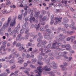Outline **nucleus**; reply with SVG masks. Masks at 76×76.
<instances>
[{
	"mask_svg": "<svg viewBox=\"0 0 76 76\" xmlns=\"http://www.w3.org/2000/svg\"><path fill=\"white\" fill-rule=\"evenodd\" d=\"M48 74H49L50 76H54L55 74L53 72H48Z\"/></svg>",
	"mask_w": 76,
	"mask_h": 76,
	"instance_id": "nucleus-21",
	"label": "nucleus"
},
{
	"mask_svg": "<svg viewBox=\"0 0 76 76\" xmlns=\"http://www.w3.org/2000/svg\"><path fill=\"white\" fill-rule=\"evenodd\" d=\"M40 29L41 31H44V26H42L40 27Z\"/></svg>",
	"mask_w": 76,
	"mask_h": 76,
	"instance_id": "nucleus-24",
	"label": "nucleus"
},
{
	"mask_svg": "<svg viewBox=\"0 0 76 76\" xmlns=\"http://www.w3.org/2000/svg\"><path fill=\"white\" fill-rule=\"evenodd\" d=\"M70 39H71V37H67L66 39V41H70Z\"/></svg>",
	"mask_w": 76,
	"mask_h": 76,
	"instance_id": "nucleus-38",
	"label": "nucleus"
},
{
	"mask_svg": "<svg viewBox=\"0 0 76 76\" xmlns=\"http://www.w3.org/2000/svg\"><path fill=\"white\" fill-rule=\"evenodd\" d=\"M30 57V55L29 54H27L26 56V58H29Z\"/></svg>",
	"mask_w": 76,
	"mask_h": 76,
	"instance_id": "nucleus-54",
	"label": "nucleus"
},
{
	"mask_svg": "<svg viewBox=\"0 0 76 76\" xmlns=\"http://www.w3.org/2000/svg\"><path fill=\"white\" fill-rule=\"evenodd\" d=\"M61 48H66V45H62Z\"/></svg>",
	"mask_w": 76,
	"mask_h": 76,
	"instance_id": "nucleus-61",
	"label": "nucleus"
},
{
	"mask_svg": "<svg viewBox=\"0 0 76 76\" xmlns=\"http://www.w3.org/2000/svg\"><path fill=\"white\" fill-rule=\"evenodd\" d=\"M5 34L7 38H9V34L8 33H5Z\"/></svg>",
	"mask_w": 76,
	"mask_h": 76,
	"instance_id": "nucleus-33",
	"label": "nucleus"
},
{
	"mask_svg": "<svg viewBox=\"0 0 76 76\" xmlns=\"http://www.w3.org/2000/svg\"><path fill=\"white\" fill-rule=\"evenodd\" d=\"M40 26H41V24L39 23L37 25V26L35 27L36 29V31H39V28H40Z\"/></svg>",
	"mask_w": 76,
	"mask_h": 76,
	"instance_id": "nucleus-17",
	"label": "nucleus"
},
{
	"mask_svg": "<svg viewBox=\"0 0 76 76\" xmlns=\"http://www.w3.org/2000/svg\"><path fill=\"white\" fill-rule=\"evenodd\" d=\"M6 45H4L1 46V47L2 48H3V49H4V48H6Z\"/></svg>",
	"mask_w": 76,
	"mask_h": 76,
	"instance_id": "nucleus-48",
	"label": "nucleus"
},
{
	"mask_svg": "<svg viewBox=\"0 0 76 76\" xmlns=\"http://www.w3.org/2000/svg\"><path fill=\"white\" fill-rule=\"evenodd\" d=\"M25 31V30H24V29L23 28L21 29L20 31V33L21 34H23V32Z\"/></svg>",
	"mask_w": 76,
	"mask_h": 76,
	"instance_id": "nucleus-32",
	"label": "nucleus"
},
{
	"mask_svg": "<svg viewBox=\"0 0 76 76\" xmlns=\"http://www.w3.org/2000/svg\"><path fill=\"white\" fill-rule=\"evenodd\" d=\"M43 50V48H40L39 49V50L41 51V52L42 53H43V51H42Z\"/></svg>",
	"mask_w": 76,
	"mask_h": 76,
	"instance_id": "nucleus-57",
	"label": "nucleus"
},
{
	"mask_svg": "<svg viewBox=\"0 0 76 76\" xmlns=\"http://www.w3.org/2000/svg\"><path fill=\"white\" fill-rule=\"evenodd\" d=\"M64 66H67V65H68V64H67V63L64 62Z\"/></svg>",
	"mask_w": 76,
	"mask_h": 76,
	"instance_id": "nucleus-50",
	"label": "nucleus"
},
{
	"mask_svg": "<svg viewBox=\"0 0 76 76\" xmlns=\"http://www.w3.org/2000/svg\"><path fill=\"white\" fill-rule=\"evenodd\" d=\"M21 46V44L20 43H18L16 45V47H20Z\"/></svg>",
	"mask_w": 76,
	"mask_h": 76,
	"instance_id": "nucleus-34",
	"label": "nucleus"
},
{
	"mask_svg": "<svg viewBox=\"0 0 76 76\" xmlns=\"http://www.w3.org/2000/svg\"><path fill=\"white\" fill-rule=\"evenodd\" d=\"M11 45V44L10 43H8L7 44V47H10V46Z\"/></svg>",
	"mask_w": 76,
	"mask_h": 76,
	"instance_id": "nucleus-60",
	"label": "nucleus"
},
{
	"mask_svg": "<svg viewBox=\"0 0 76 76\" xmlns=\"http://www.w3.org/2000/svg\"><path fill=\"white\" fill-rule=\"evenodd\" d=\"M62 70L63 71H66V70H67V68L66 67H63L62 69Z\"/></svg>",
	"mask_w": 76,
	"mask_h": 76,
	"instance_id": "nucleus-40",
	"label": "nucleus"
},
{
	"mask_svg": "<svg viewBox=\"0 0 76 76\" xmlns=\"http://www.w3.org/2000/svg\"><path fill=\"white\" fill-rule=\"evenodd\" d=\"M69 19L67 18V17H65L64 18V21L62 22L63 24L65 25L66 23H67L69 22Z\"/></svg>",
	"mask_w": 76,
	"mask_h": 76,
	"instance_id": "nucleus-7",
	"label": "nucleus"
},
{
	"mask_svg": "<svg viewBox=\"0 0 76 76\" xmlns=\"http://www.w3.org/2000/svg\"><path fill=\"white\" fill-rule=\"evenodd\" d=\"M7 11L6 10H4L2 12V13L3 14H5L6 13H7Z\"/></svg>",
	"mask_w": 76,
	"mask_h": 76,
	"instance_id": "nucleus-59",
	"label": "nucleus"
},
{
	"mask_svg": "<svg viewBox=\"0 0 76 76\" xmlns=\"http://www.w3.org/2000/svg\"><path fill=\"white\" fill-rule=\"evenodd\" d=\"M23 72L24 73H26V74H27L28 75V76H29V74L28 71H24Z\"/></svg>",
	"mask_w": 76,
	"mask_h": 76,
	"instance_id": "nucleus-26",
	"label": "nucleus"
},
{
	"mask_svg": "<svg viewBox=\"0 0 76 76\" xmlns=\"http://www.w3.org/2000/svg\"><path fill=\"white\" fill-rule=\"evenodd\" d=\"M24 61L23 60H20L19 61H18V63H20V64H22V62H23Z\"/></svg>",
	"mask_w": 76,
	"mask_h": 76,
	"instance_id": "nucleus-42",
	"label": "nucleus"
},
{
	"mask_svg": "<svg viewBox=\"0 0 76 76\" xmlns=\"http://www.w3.org/2000/svg\"><path fill=\"white\" fill-rule=\"evenodd\" d=\"M50 25H53L54 23V21L53 20H51L50 22Z\"/></svg>",
	"mask_w": 76,
	"mask_h": 76,
	"instance_id": "nucleus-41",
	"label": "nucleus"
},
{
	"mask_svg": "<svg viewBox=\"0 0 76 76\" xmlns=\"http://www.w3.org/2000/svg\"><path fill=\"white\" fill-rule=\"evenodd\" d=\"M31 61L33 62H34V63H35V62H36V61H37V59H36V58H34L32 59Z\"/></svg>",
	"mask_w": 76,
	"mask_h": 76,
	"instance_id": "nucleus-39",
	"label": "nucleus"
},
{
	"mask_svg": "<svg viewBox=\"0 0 76 76\" xmlns=\"http://www.w3.org/2000/svg\"><path fill=\"white\" fill-rule=\"evenodd\" d=\"M28 39V35L26 34L25 35L24 37H23V40L24 39Z\"/></svg>",
	"mask_w": 76,
	"mask_h": 76,
	"instance_id": "nucleus-18",
	"label": "nucleus"
},
{
	"mask_svg": "<svg viewBox=\"0 0 76 76\" xmlns=\"http://www.w3.org/2000/svg\"><path fill=\"white\" fill-rule=\"evenodd\" d=\"M33 39H36V38H37V35L33 36Z\"/></svg>",
	"mask_w": 76,
	"mask_h": 76,
	"instance_id": "nucleus-56",
	"label": "nucleus"
},
{
	"mask_svg": "<svg viewBox=\"0 0 76 76\" xmlns=\"http://www.w3.org/2000/svg\"><path fill=\"white\" fill-rule=\"evenodd\" d=\"M7 31L8 32H11L12 31V28H8Z\"/></svg>",
	"mask_w": 76,
	"mask_h": 76,
	"instance_id": "nucleus-49",
	"label": "nucleus"
},
{
	"mask_svg": "<svg viewBox=\"0 0 76 76\" xmlns=\"http://www.w3.org/2000/svg\"><path fill=\"white\" fill-rule=\"evenodd\" d=\"M28 25V22H26L25 23V24H23L22 26L23 29H25V28H26V27Z\"/></svg>",
	"mask_w": 76,
	"mask_h": 76,
	"instance_id": "nucleus-19",
	"label": "nucleus"
},
{
	"mask_svg": "<svg viewBox=\"0 0 76 76\" xmlns=\"http://www.w3.org/2000/svg\"><path fill=\"white\" fill-rule=\"evenodd\" d=\"M42 67L41 66H40L39 67L37 68V70H38L39 72H38V75H41V72H42V69H41Z\"/></svg>",
	"mask_w": 76,
	"mask_h": 76,
	"instance_id": "nucleus-6",
	"label": "nucleus"
},
{
	"mask_svg": "<svg viewBox=\"0 0 76 76\" xmlns=\"http://www.w3.org/2000/svg\"><path fill=\"white\" fill-rule=\"evenodd\" d=\"M8 49H9V48H6L5 49H3V51H7Z\"/></svg>",
	"mask_w": 76,
	"mask_h": 76,
	"instance_id": "nucleus-55",
	"label": "nucleus"
},
{
	"mask_svg": "<svg viewBox=\"0 0 76 76\" xmlns=\"http://www.w3.org/2000/svg\"><path fill=\"white\" fill-rule=\"evenodd\" d=\"M44 63L42 62H38V64H39L40 65H41V66H42V65H43V64Z\"/></svg>",
	"mask_w": 76,
	"mask_h": 76,
	"instance_id": "nucleus-45",
	"label": "nucleus"
},
{
	"mask_svg": "<svg viewBox=\"0 0 76 76\" xmlns=\"http://www.w3.org/2000/svg\"><path fill=\"white\" fill-rule=\"evenodd\" d=\"M16 18H14V20H12V21H11L10 22V26H11V27H12H12H13V26H15L16 25Z\"/></svg>",
	"mask_w": 76,
	"mask_h": 76,
	"instance_id": "nucleus-4",
	"label": "nucleus"
},
{
	"mask_svg": "<svg viewBox=\"0 0 76 76\" xmlns=\"http://www.w3.org/2000/svg\"><path fill=\"white\" fill-rule=\"evenodd\" d=\"M14 62H15V61H13V60H11L10 61V63H14Z\"/></svg>",
	"mask_w": 76,
	"mask_h": 76,
	"instance_id": "nucleus-53",
	"label": "nucleus"
},
{
	"mask_svg": "<svg viewBox=\"0 0 76 76\" xmlns=\"http://www.w3.org/2000/svg\"><path fill=\"white\" fill-rule=\"evenodd\" d=\"M57 44L58 46H61L62 45V44L61 43H57Z\"/></svg>",
	"mask_w": 76,
	"mask_h": 76,
	"instance_id": "nucleus-47",
	"label": "nucleus"
},
{
	"mask_svg": "<svg viewBox=\"0 0 76 76\" xmlns=\"http://www.w3.org/2000/svg\"><path fill=\"white\" fill-rule=\"evenodd\" d=\"M29 28L28 27L26 28V31H25V34H28V32H29Z\"/></svg>",
	"mask_w": 76,
	"mask_h": 76,
	"instance_id": "nucleus-22",
	"label": "nucleus"
},
{
	"mask_svg": "<svg viewBox=\"0 0 76 76\" xmlns=\"http://www.w3.org/2000/svg\"><path fill=\"white\" fill-rule=\"evenodd\" d=\"M11 19H12V17L10 16L9 17L7 20V22L3 24L4 26H5L7 28L9 27V23H10V22L11 20Z\"/></svg>",
	"mask_w": 76,
	"mask_h": 76,
	"instance_id": "nucleus-2",
	"label": "nucleus"
},
{
	"mask_svg": "<svg viewBox=\"0 0 76 76\" xmlns=\"http://www.w3.org/2000/svg\"><path fill=\"white\" fill-rule=\"evenodd\" d=\"M20 30V24H18L17 26V27H15L14 31V34H19V31Z\"/></svg>",
	"mask_w": 76,
	"mask_h": 76,
	"instance_id": "nucleus-3",
	"label": "nucleus"
},
{
	"mask_svg": "<svg viewBox=\"0 0 76 76\" xmlns=\"http://www.w3.org/2000/svg\"><path fill=\"white\" fill-rule=\"evenodd\" d=\"M16 53H17V51H16L13 54H11L8 57V59H10V58L12 57V56H13V57H12V58H15V56L16 54Z\"/></svg>",
	"mask_w": 76,
	"mask_h": 76,
	"instance_id": "nucleus-8",
	"label": "nucleus"
},
{
	"mask_svg": "<svg viewBox=\"0 0 76 76\" xmlns=\"http://www.w3.org/2000/svg\"><path fill=\"white\" fill-rule=\"evenodd\" d=\"M54 73H56L57 74V75H60V73L59 72H57V71L56 70H54Z\"/></svg>",
	"mask_w": 76,
	"mask_h": 76,
	"instance_id": "nucleus-43",
	"label": "nucleus"
},
{
	"mask_svg": "<svg viewBox=\"0 0 76 76\" xmlns=\"http://www.w3.org/2000/svg\"><path fill=\"white\" fill-rule=\"evenodd\" d=\"M61 31H64V34H66L67 33V32H66V30L64 28H62L61 29Z\"/></svg>",
	"mask_w": 76,
	"mask_h": 76,
	"instance_id": "nucleus-31",
	"label": "nucleus"
},
{
	"mask_svg": "<svg viewBox=\"0 0 76 76\" xmlns=\"http://www.w3.org/2000/svg\"><path fill=\"white\" fill-rule=\"evenodd\" d=\"M16 40L17 41H21V40H23V37L22 36V34H18L16 38Z\"/></svg>",
	"mask_w": 76,
	"mask_h": 76,
	"instance_id": "nucleus-5",
	"label": "nucleus"
},
{
	"mask_svg": "<svg viewBox=\"0 0 76 76\" xmlns=\"http://www.w3.org/2000/svg\"><path fill=\"white\" fill-rule=\"evenodd\" d=\"M25 48H24L23 47V46H20V48H18V50L19 51H22V50H23Z\"/></svg>",
	"mask_w": 76,
	"mask_h": 76,
	"instance_id": "nucleus-20",
	"label": "nucleus"
},
{
	"mask_svg": "<svg viewBox=\"0 0 76 76\" xmlns=\"http://www.w3.org/2000/svg\"><path fill=\"white\" fill-rule=\"evenodd\" d=\"M73 48L74 49H76V45H74L73 46Z\"/></svg>",
	"mask_w": 76,
	"mask_h": 76,
	"instance_id": "nucleus-64",
	"label": "nucleus"
},
{
	"mask_svg": "<svg viewBox=\"0 0 76 76\" xmlns=\"http://www.w3.org/2000/svg\"><path fill=\"white\" fill-rule=\"evenodd\" d=\"M7 41H4V42L3 43V45H6V44H7Z\"/></svg>",
	"mask_w": 76,
	"mask_h": 76,
	"instance_id": "nucleus-37",
	"label": "nucleus"
},
{
	"mask_svg": "<svg viewBox=\"0 0 76 76\" xmlns=\"http://www.w3.org/2000/svg\"><path fill=\"white\" fill-rule=\"evenodd\" d=\"M15 67H16V66H15V65L12 66L11 67V70H13V69H14Z\"/></svg>",
	"mask_w": 76,
	"mask_h": 76,
	"instance_id": "nucleus-35",
	"label": "nucleus"
},
{
	"mask_svg": "<svg viewBox=\"0 0 76 76\" xmlns=\"http://www.w3.org/2000/svg\"><path fill=\"white\" fill-rule=\"evenodd\" d=\"M55 21L54 22V25H57L58 24V22H61V19H62V17L60 18V17H55L54 19Z\"/></svg>",
	"mask_w": 76,
	"mask_h": 76,
	"instance_id": "nucleus-1",
	"label": "nucleus"
},
{
	"mask_svg": "<svg viewBox=\"0 0 76 76\" xmlns=\"http://www.w3.org/2000/svg\"><path fill=\"white\" fill-rule=\"evenodd\" d=\"M66 50H68L69 51V50H70V48H71V46H70V45L69 44H67L66 45Z\"/></svg>",
	"mask_w": 76,
	"mask_h": 76,
	"instance_id": "nucleus-11",
	"label": "nucleus"
},
{
	"mask_svg": "<svg viewBox=\"0 0 76 76\" xmlns=\"http://www.w3.org/2000/svg\"><path fill=\"white\" fill-rule=\"evenodd\" d=\"M44 38L45 39H47V38H50V39H52V37L50 35H48L47 36L45 35Z\"/></svg>",
	"mask_w": 76,
	"mask_h": 76,
	"instance_id": "nucleus-13",
	"label": "nucleus"
},
{
	"mask_svg": "<svg viewBox=\"0 0 76 76\" xmlns=\"http://www.w3.org/2000/svg\"><path fill=\"white\" fill-rule=\"evenodd\" d=\"M46 19H47V17L44 16L42 20L43 21H44V20H46Z\"/></svg>",
	"mask_w": 76,
	"mask_h": 76,
	"instance_id": "nucleus-51",
	"label": "nucleus"
},
{
	"mask_svg": "<svg viewBox=\"0 0 76 76\" xmlns=\"http://www.w3.org/2000/svg\"><path fill=\"white\" fill-rule=\"evenodd\" d=\"M56 64L54 62H52L50 64V66H53V69H56L57 66H56Z\"/></svg>",
	"mask_w": 76,
	"mask_h": 76,
	"instance_id": "nucleus-10",
	"label": "nucleus"
},
{
	"mask_svg": "<svg viewBox=\"0 0 76 76\" xmlns=\"http://www.w3.org/2000/svg\"><path fill=\"white\" fill-rule=\"evenodd\" d=\"M67 33H68L69 35H72V34H73V31H71L69 32V31H68L67 32Z\"/></svg>",
	"mask_w": 76,
	"mask_h": 76,
	"instance_id": "nucleus-27",
	"label": "nucleus"
},
{
	"mask_svg": "<svg viewBox=\"0 0 76 76\" xmlns=\"http://www.w3.org/2000/svg\"><path fill=\"white\" fill-rule=\"evenodd\" d=\"M10 4H11V2L10 1H8L6 3V5L9 6Z\"/></svg>",
	"mask_w": 76,
	"mask_h": 76,
	"instance_id": "nucleus-29",
	"label": "nucleus"
},
{
	"mask_svg": "<svg viewBox=\"0 0 76 76\" xmlns=\"http://www.w3.org/2000/svg\"><path fill=\"white\" fill-rule=\"evenodd\" d=\"M71 42H73V40L75 39L76 38V36H71Z\"/></svg>",
	"mask_w": 76,
	"mask_h": 76,
	"instance_id": "nucleus-23",
	"label": "nucleus"
},
{
	"mask_svg": "<svg viewBox=\"0 0 76 76\" xmlns=\"http://www.w3.org/2000/svg\"><path fill=\"white\" fill-rule=\"evenodd\" d=\"M73 17L74 18H76V14H75L73 15Z\"/></svg>",
	"mask_w": 76,
	"mask_h": 76,
	"instance_id": "nucleus-63",
	"label": "nucleus"
},
{
	"mask_svg": "<svg viewBox=\"0 0 76 76\" xmlns=\"http://www.w3.org/2000/svg\"><path fill=\"white\" fill-rule=\"evenodd\" d=\"M18 18V19H19L20 20H21V19H22V14H21V15H19Z\"/></svg>",
	"mask_w": 76,
	"mask_h": 76,
	"instance_id": "nucleus-28",
	"label": "nucleus"
},
{
	"mask_svg": "<svg viewBox=\"0 0 76 76\" xmlns=\"http://www.w3.org/2000/svg\"><path fill=\"white\" fill-rule=\"evenodd\" d=\"M6 6V5L4 4H1V7H4Z\"/></svg>",
	"mask_w": 76,
	"mask_h": 76,
	"instance_id": "nucleus-46",
	"label": "nucleus"
},
{
	"mask_svg": "<svg viewBox=\"0 0 76 76\" xmlns=\"http://www.w3.org/2000/svg\"><path fill=\"white\" fill-rule=\"evenodd\" d=\"M70 10L72 12H76V10H74L72 8H70Z\"/></svg>",
	"mask_w": 76,
	"mask_h": 76,
	"instance_id": "nucleus-30",
	"label": "nucleus"
},
{
	"mask_svg": "<svg viewBox=\"0 0 76 76\" xmlns=\"http://www.w3.org/2000/svg\"><path fill=\"white\" fill-rule=\"evenodd\" d=\"M71 25H69V28H72L73 27L75 26V22H73V20H71Z\"/></svg>",
	"mask_w": 76,
	"mask_h": 76,
	"instance_id": "nucleus-9",
	"label": "nucleus"
},
{
	"mask_svg": "<svg viewBox=\"0 0 76 76\" xmlns=\"http://www.w3.org/2000/svg\"><path fill=\"white\" fill-rule=\"evenodd\" d=\"M56 45V43H53L52 45V47L51 48H53V49H57L59 47L57 46L56 47H55V46Z\"/></svg>",
	"mask_w": 76,
	"mask_h": 76,
	"instance_id": "nucleus-14",
	"label": "nucleus"
},
{
	"mask_svg": "<svg viewBox=\"0 0 76 76\" xmlns=\"http://www.w3.org/2000/svg\"><path fill=\"white\" fill-rule=\"evenodd\" d=\"M72 29H73V30H76V27L75 26H73V28H72Z\"/></svg>",
	"mask_w": 76,
	"mask_h": 76,
	"instance_id": "nucleus-62",
	"label": "nucleus"
},
{
	"mask_svg": "<svg viewBox=\"0 0 76 76\" xmlns=\"http://www.w3.org/2000/svg\"><path fill=\"white\" fill-rule=\"evenodd\" d=\"M30 67L32 69H35V68H36V67H35V66L32 64L30 65Z\"/></svg>",
	"mask_w": 76,
	"mask_h": 76,
	"instance_id": "nucleus-25",
	"label": "nucleus"
},
{
	"mask_svg": "<svg viewBox=\"0 0 76 76\" xmlns=\"http://www.w3.org/2000/svg\"><path fill=\"white\" fill-rule=\"evenodd\" d=\"M41 43L43 44H45L47 43V42H46L45 40H44L42 42V43Z\"/></svg>",
	"mask_w": 76,
	"mask_h": 76,
	"instance_id": "nucleus-44",
	"label": "nucleus"
},
{
	"mask_svg": "<svg viewBox=\"0 0 76 76\" xmlns=\"http://www.w3.org/2000/svg\"><path fill=\"white\" fill-rule=\"evenodd\" d=\"M59 36L61 38L59 39V40H60L61 41H63V39L64 38V35H63V34H60L59 35Z\"/></svg>",
	"mask_w": 76,
	"mask_h": 76,
	"instance_id": "nucleus-16",
	"label": "nucleus"
},
{
	"mask_svg": "<svg viewBox=\"0 0 76 76\" xmlns=\"http://www.w3.org/2000/svg\"><path fill=\"white\" fill-rule=\"evenodd\" d=\"M30 22L31 23H32V22H34L35 20V18L34 17H32V16H31V17H30Z\"/></svg>",
	"mask_w": 76,
	"mask_h": 76,
	"instance_id": "nucleus-15",
	"label": "nucleus"
},
{
	"mask_svg": "<svg viewBox=\"0 0 76 76\" xmlns=\"http://www.w3.org/2000/svg\"><path fill=\"white\" fill-rule=\"evenodd\" d=\"M41 44H42V43H38L37 44V46L38 47H39L41 46Z\"/></svg>",
	"mask_w": 76,
	"mask_h": 76,
	"instance_id": "nucleus-58",
	"label": "nucleus"
},
{
	"mask_svg": "<svg viewBox=\"0 0 76 76\" xmlns=\"http://www.w3.org/2000/svg\"><path fill=\"white\" fill-rule=\"evenodd\" d=\"M46 31L47 32H49V33L51 32V30L49 29H46Z\"/></svg>",
	"mask_w": 76,
	"mask_h": 76,
	"instance_id": "nucleus-52",
	"label": "nucleus"
},
{
	"mask_svg": "<svg viewBox=\"0 0 76 76\" xmlns=\"http://www.w3.org/2000/svg\"><path fill=\"white\" fill-rule=\"evenodd\" d=\"M37 57L38 58L39 60H42V56H37Z\"/></svg>",
	"mask_w": 76,
	"mask_h": 76,
	"instance_id": "nucleus-36",
	"label": "nucleus"
},
{
	"mask_svg": "<svg viewBox=\"0 0 76 76\" xmlns=\"http://www.w3.org/2000/svg\"><path fill=\"white\" fill-rule=\"evenodd\" d=\"M42 69L43 70H45V71H50L51 70V69L48 68V67L47 66H46L44 68H43Z\"/></svg>",
	"mask_w": 76,
	"mask_h": 76,
	"instance_id": "nucleus-12",
	"label": "nucleus"
}]
</instances>
